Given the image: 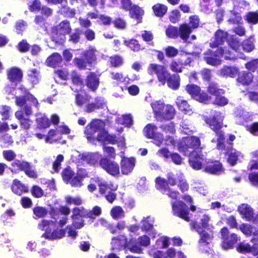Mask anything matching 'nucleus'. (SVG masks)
I'll use <instances>...</instances> for the list:
<instances>
[{"label": "nucleus", "instance_id": "45", "mask_svg": "<svg viewBox=\"0 0 258 258\" xmlns=\"http://www.w3.org/2000/svg\"><path fill=\"white\" fill-rule=\"evenodd\" d=\"M116 122L118 124H122L124 126L128 127L133 124V120L131 114H125L118 117Z\"/></svg>", "mask_w": 258, "mask_h": 258}, {"label": "nucleus", "instance_id": "56", "mask_svg": "<svg viewBox=\"0 0 258 258\" xmlns=\"http://www.w3.org/2000/svg\"><path fill=\"white\" fill-rule=\"evenodd\" d=\"M167 254V258H174L176 256L177 258H186L185 256L181 251H176L173 248H169L165 251Z\"/></svg>", "mask_w": 258, "mask_h": 258}, {"label": "nucleus", "instance_id": "16", "mask_svg": "<svg viewBox=\"0 0 258 258\" xmlns=\"http://www.w3.org/2000/svg\"><path fill=\"white\" fill-rule=\"evenodd\" d=\"M198 17H190L189 26L186 24L180 25L178 28L179 37L184 41H186L191 32L192 28H196L199 25Z\"/></svg>", "mask_w": 258, "mask_h": 258}, {"label": "nucleus", "instance_id": "21", "mask_svg": "<svg viewBox=\"0 0 258 258\" xmlns=\"http://www.w3.org/2000/svg\"><path fill=\"white\" fill-rule=\"evenodd\" d=\"M154 218L150 216L144 217L141 221V230L148 233L153 238H154L157 234V232L154 228Z\"/></svg>", "mask_w": 258, "mask_h": 258}, {"label": "nucleus", "instance_id": "1", "mask_svg": "<svg viewBox=\"0 0 258 258\" xmlns=\"http://www.w3.org/2000/svg\"><path fill=\"white\" fill-rule=\"evenodd\" d=\"M199 138L196 136H188L183 138L177 143L178 150L185 156H189V164L195 170L203 169L207 162L205 156L199 152L202 149Z\"/></svg>", "mask_w": 258, "mask_h": 258}, {"label": "nucleus", "instance_id": "53", "mask_svg": "<svg viewBox=\"0 0 258 258\" xmlns=\"http://www.w3.org/2000/svg\"><path fill=\"white\" fill-rule=\"evenodd\" d=\"M28 76L29 80L33 84H37L40 79V76L39 71L36 69H30L28 71Z\"/></svg>", "mask_w": 258, "mask_h": 258}, {"label": "nucleus", "instance_id": "13", "mask_svg": "<svg viewBox=\"0 0 258 258\" xmlns=\"http://www.w3.org/2000/svg\"><path fill=\"white\" fill-rule=\"evenodd\" d=\"M99 191L101 194H107L106 196V200L110 203H112L116 198L115 194L113 192L117 188V185L111 182L106 183L105 181H101L98 179Z\"/></svg>", "mask_w": 258, "mask_h": 258}, {"label": "nucleus", "instance_id": "33", "mask_svg": "<svg viewBox=\"0 0 258 258\" xmlns=\"http://www.w3.org/2000/svg\"><path fill=\"white\" fill-rule=\"evenodd\" d=\"M99 84V78L94 73H90L87 77L86 84L91 90L94 91L98 87Z\"/></svg>", "mask_w": 258, "mask_h": 258}, {"label": "nucleus", "instance_id": "9", "mask_svg": "<svg viewBox=\"0 0 258 258\" xmlns=\"http://www.w3.org/2000/svg\"><path fill=\"white\" fill-rule=\"evenodd\" d=\"M151 105L158 119L170 120L175 115V109L171 105H165L162 101H155L151 103Z\"/></svg>", "mask_w": 258, "mask_h": 258}, {"label": "nucleus", "instance_id": "25", "mask_svg": "<svg viewBox=\"0 0 258 258\" xmlns=\"http://www.w3.org/2000/svg\"><path fill=\"white\" fill-rule=\"evenodd\" d=\"M95 50L91 48L86 51L84 54V58L86 60L85 62L82 59L75 58L74 61L79 69H85L87 66V63L90 64L96 59L95 55Z\"/></svg>", "mask_w": 258, "mask_h": 258}, {"label": "nucleus", "instance_id": "62", "mask_svg": "<svg viewBox=\"0 0 258 258\" xmlns=\"http://www.w3.org/2000/svg\"><path fill=\"white\" fill-rule=\"evenodd\" d=\"M66 203L69 205L74 204L75 205H81L82 203V200L79 197H71L67 196L65 198Z\"/></svg>", "mask_w": 258, "mask_h": 258}, {"label": "nucleus", "instance_id": "61", "mask_svg": "<svg viewBox=\"0 0 258 258\" xmlns=\"http://www.w3.org/2000/svg\"><path fill=\"white\" fill-rule=\"evenodd\" d=\"M167 36L170 38H175L179 36L178 29L170 26L166 30Z\"/></svg>", "mask_w": 258, "mask_h": 258}, {"label": "nucleus", "instance_id": "30", "mask_svg": "<svg viewBox=\"0 0 258 258\" xmlns=\"http://www.w3.org/2000/svg\"><path fill=\"white\" fill-rule=\"evenodd\" d=\"M226 153L228 156L227 162L231 166L236 164L240 159L242 158V155L241 152L233 148L228 149V151Z\"/></svg>", "mask_w": 258, "mask_h": 258}, {"label": "nucleus", "instance_id": "64", "mask_svg": "<svg viewBox=\"0 0 258 258\" xmlns=\"http://www.w3.org/2000/svg\"><path fill=\"white\" fill-rule=\"evenodd\" d=\"M245 68L250 71L254 72L258 69V59H253L245 63Z\"/></svg>", "mask_w": 258, "mask_h": 258}, {"label": "nucleus", "instance_id": "11", "mask_svg": "<svg viewBox=\"0 0 258 258\" xmlns=\"http://www.w3.org/2000/svg\"><path fill=\"white\" fill-rule=\"evenodd\" d=\"M157 130L156 126L153 124H149L145 127L144 132L148 138L154 139V143L157 146H160L161 145H171L174 147L176 146L177 143L172 137H169L166 139H164L161 134L156 133Z\"/></svg>", "mask_w": 258, "mask_h": 258}, {"label": "nucleus", "instance_id": "57", "mask_svg": "<svg viewBox=\"0 0 258 258\" xmlns=\"http://www.w3.org/2000/svg\"><path fill=\"white\" fill-rule=\"evenodd\" d=\"M208 92L209 93L214 96L215 97L218 95H222L224 93V92L222 89H218L217 87L216 84L213 83H211L209 84Z\"/></svg>", "mask_w": 258, "mask_h": 258}, {"label": "nucleus", "instance_id": "48", "mask_svg": "<svg viewBox=\"0 0 258 258\" xmlns=\"http://www.w3.org/2000/svg\"><path fill=\"white\" fill-rule=\"evenodd\" d=\"M168 86L173 89L177 90L180 86V78L179 75H173L167 79Z\"/></svg>", "mask_w": 258, "mask_h": 258}, {"label": "nucleus", "instance_id": "44", "mask_svg": "<svg viewBox=\"0 0 258 258\" xmlns=\"http://www.w3.org/2000/svg\"><path fill=\"white\" fill-rule=\"evenodd\" d=\"M36 122L39 127L41 128H46L49 126L50 121L45 114L38 113L36 115Z\"/></svg>", "mask_w": 258, "mask_h": 258}, {"label": "nucleus", "instance_id": "6", "mask_svg": "<svg viewBox=\"0 0 258 258\" xmlns=\"http://www.w3.org/2000/svg\"><path fill=\"white\" fill-rule=\"evenodd\" d=\"M16 94L19 96L16 97V104L17 105L22 107L24 106V110L25 114L27 116L32 113V111L30 107L28 106V103H31L32 105L36 107L38 106V102L37 99L30 94L28 91L22 87L16 90Z\"/></svg>", "mask_w": 258, "mask_h": 258}, {"label": "nucleus", "instance_id": "24", "mask_svg": "<svg viewBox=\"0 0 258 258\" xmlns=\"http://www.w3.org/2000/svg\"><path fill=\"white\" fill-rule=\"evenodd\" d=\"M101 155L98 153H85L78 156L79 163L82 165L96 164L100 158Z\"/></svg>", "mask_w": 258, "mask_h": 258}, {"label": "nucleus", "instance_id": "46", "mask_svg": "<svg viewBox=\"0 0 258 258\" xmlns=\"http://www.w3.org/2000/svg\"><path fill=\"white\" fill-rule=\"evenodd\" d=\"M167 7L163 4H156L152 7L154 14L156 16H163L167 12Z\"/></svg>", "mask_w": 258, "mask_h": 258}, {"label": "nucleus", "instance_id": "5", "mask_svg": "<svg viewBox=\"0 0 258 258\" xmlns=\"http://www.w3.org/2000/svg\"><path fill=\"white\" fill-rule=\"evenodd\" d=\"M224 117L225 115L223 113L216 112L212 118H207L206 120V123L215 132L217 136L216 141L213 139L212 141V142H217V148L219 150L223 149L224 147V134L220 130L223 126V120Z\"/></svg>", "mask_w": 258, "mask_h": 258}, {"label": "nucleus", "instance_id": "22", "mask_svg": "<svg viewBox=\"0 0 258 258\" xmlns=\"http://www.w3.org/2000/svg\"><path fill=\"white\" fill-rule=\"evenodd\" d=\"M238 210L243 219L248 221H252L258 224V215L254 218L253 210L249 205L246 204H241L239 206Z\"/></svg>", "mask_w": 258, "mask_h": 258}, {"label": "nucleus", "instance_id": "40", "mask_svg": "<svg viewBox=\"0 0 258 258\" xmlns=\"http://www.w3.org/2000/svg\"><path fill=\"white\" fill-rule=\"evenodd\" d=\"M11 188L14 193L19 196L28 191L27 187L17 179H15L13 181Z\"/></svg>", "mask_w": 258, "mask_h": 258}, {"label": "nucleus", "instance_id": "51", "mask_svg": "<svg viewBox=\"0 0 258 258\" xmlns=\"http://www.w3.org/2000/svg\"><path fill=\"white\" fill-rule=\"evenodd\" d=\"M251 160L249 164V169L251 170L258 169V150L250 153Z\"/></svg>", "mask_w": 258, "mask_h": 258}, {"label": "nucleus", "instance_id": "14", "mask_svg": "<svg viewBox=\"0 0 258 258\" xmlns=\"http://www.w3.org/2000/svg\"><path fill=\"white\" fill-rule=\"evenodd\" d=\"M71 31L70 24L65 21L61 22L54 30L55 34L52 36V40L57 43L61 44L64 42L65 35Z\"/></svg>", "mask_w": 258, "mask_h": 258}, {"label": "nucleus", "instance_id": "52", "mask_svg": "<svg viewBox=\"0 0 258 258\" xmlns=\"http://www.w3.org/2000/svg\"><path fill=\"white\" fill-rule=\"evenodd\" d=\"M131 241H132L134 245H137L140 246L141 248V247L140 246L147 247L149 246L150 244V239L149 237L146 235H143L140 236L138 238L136 243L133 240H131Z\"/></svg>", "mask_w": 258, "mask_h": 258}, {"label": "nucleus", "instance_id": "20", "mask_svg": "<svg viewBox=\"0 0 258 258\" xmlns=\"http://www.w3.org/2000/svg\"><path fill=\"white\" fill-rule=\"evenodd\" d=\"M100 165L108 173L112 176H117L119 174V165L114 161L103 158L101 159Z\"/></svg>", "mask_w": 258, "mask_h": 258}, {"label": "nucleus", "instance_id": "8", "mask_svg": "<svg viewBox=\"0 0 258 258\" xmlns=\"http://www.w3.org/2000/svg\"><path fill=\"white\" fill-rule=\"evenodd\" d=\"M101 214V209L98 206L94 207L92 210L86 211L83 208H74L73 211L72 216L73 220V225L77 229H80L84 226V222L82 217L87 216L88 217L94 219L96 216Z\"/></svg>", "mask_w": 258, "mask_h": 258}, {"label": "nucleus", "instance_id": "29", "mask_svg": "<svg viewBox=\"0 0 258 258\" xmlns=\"http://www.w3.org/2000/svg\"><path fill=\"white\" fill-rule=\"evenodd\" d=\"M190 62V58L186 55H184L177 61H172L170 65V68L173 72H181L183 66L187 65Z\"/></svg>", "mask_w": 258, "mask_h": 258}, {"label": "nucleus", "instance_id": "41", "mask_svg": "<svg viewBox=\"0 0 258 258\" xmlns=\"http://www.w3.org/2000/svg\"><path fill=\"white\" fill-rule=\"evenodd\" d=\"M29 163L25 161L15 160L11 164L12 172H16L19 171H24L28 167Z\"/></svg>", "mask_w": 258, "mask_h": 258}, {"label": "nucleus", "instance_id": "55", "mask_svg": "<svg viewBox=\"0 0 258 258\" xmlns=\"http://www.w3.org/2000/svg\"><path fill=\"white\" fill-rule=\"evenodd\" d=\"M124 44L134 51H138L141 49L140 45L135 39L124 40Z\"/></svg>", "mask_w": 258, "mask_h": 258}, {"label": "nucleus", "instance_id": "15", "mask_svg": "<svg viewBox=\"0 0 258 258\" xmlns=\"http://www.w3.org/2000/svg\"><path fill=\"white\" fill-rule=\"evenodd\" d=\"M185 90L192 98L200 102L208 103L210 101V97L206 93L201 92L200 87L196 85H186Z\"/></svg>", "mask_w": 258, "mask_h": 258}, {"label": "nucleus", "instance_id": "32", "mask_svg": "<svg viewBox=\"0 0 258 258\" xmlns=\"http://www.w3.org/2000/svg\"><path fill=\"white\" fill-rule=\"evenodd\" d=\"M239 229L245 235L248 236L252 234L254 237L251 239L252 242L258 240V230H256L253 227L247 224H241Z\"/></svg>", "mask_w": 258, "mask_h": 258}, {"label": "nucleus", "instance_id": "49", "mask_svg": "<svg viewBox=\"0 0 258 258\" xmlns=\"http://www.w3.org/2000/svg\"><path fill=\"white\" fill-rule=\"evenodd\" d=\"M61 139L60 135L58 130H51L49 131L47 136L45 138L46 143H52L57 141Z\"/></svg>", "mask_w": 258, "mask_h": 258}, {"label": "nucleus", "instance_id": "37", "mask_svg": "<svg viewBox=\"0 0 258 258\" xmlns=\"http://www.w3.org/2000/svg\"><path fill=\"white\" fill-rule=\"evenodd\" d=\"M111 78L115 80L119 83H123L124 84L129 83L130 81H134L137 79V76H135L134 78H129L127 76H124L122 73L118 72H113L111 74Z\"/></svg>", "mask_w": 258, "mask_h": 258}, {"label": "nucleus", "instance_id": "7", "mask_svg": "<svg viewBox=\"0 0 258 258\" xmlns=\"http://www.w3.org/2000/svg\"><path fill=\"white\" fill-rule=\"evenodd\" d=\"M224 56L225 59L233 60L236 58L237 56L233 54L229 49L219 48L215 52L209 50L205 54L204 60L211 66H216L221 64L220 58Z\"/></svg>", "mask_w": 258, "mask_h": 258}, {"label": "nucleus", "instance_id": "59", "mask_svg": "<svg viewBox=\"0 0 258 258\" xmlns=\"http://www.w3.org/2000/svg\"><path fill=\"white\" fill-rule=\"evenodd\" d=\"M61 175L63 180L69 183L74 175V172L69 167H68L63 170Z\"/></svg>", "mask_w": 258, "mask_h": 258}, {"label": "nucleus", "instance_id": "35", "mask_svg": "<svg viewBox=\"0 0 258 258\" xmlns=\"http://www.w3.org/2000/svg\"><path fill=\"white\" fill-rule=\"evenodd\" d=\"M238 252L242 253H248L250 252L253 255H255L257 252V246L254 245L251 246L249 244L245 242H241L238 244L237 248Z\"/></svg>", "mask_w": 258, "mask_h": 258}, {"label": "nucleus", "instance_id": "17", "mask_svg": "<svg viewBox=\"0 0 258 258\" xmlns=\"http://www.w3.org/2000/svg\"><path fill=\"white\" fill-rule=\"evenodd\" d=\"M149 72L151 74H156L159 81L164 85L167 79L170 77V74L162 66L155 63L151 64L148 69Z\"/></svg>", "mask_w": 258, "mask_h": 258}, {"label": "nucleus", "instance_id": "31", "mask_svg": "<svg viewBox=\"0 0 258 258\" xmlns=\"http://www.w3.org/2000/svg\"><path fill=\"white\" fill-rule=\"evenodd\" d=\"M175 102L178 109L183 113L189 115L192 113V110L190 105L182 97H178Z\"/></svg>", "mask_w": 258, "mask_h": 258}, {"label": "nucleus", "instance_id": "19", "mask_svg": "<svg viewBox=\"0 0 258 258\" xmlns=\"http://www.w3.org/2000/svg\"><path fill=\"white\" fill-rule=\"evenodd\" d=\"M172 211L174 214L186 221H189L188 216L189 211L186 205L181 201L172 203Z\"/></svg>", "mask_w": 258, "mask_h": 258}, {"label": "nucleus", "instance_id": "54", "mask_svg": "<svg viewBox=\"0 0 258 258\" xmlns=\"http://www.w3.org/2000/svg\"><path fill=\"white\" fill-rule=\"evenodd\" d=\"M169 238L166 236H162L156 241L155 247L157 248H166L169 246Z\"/></svg>", "mask_w": 258, "mask_h": 258}, {"label": "nucleus", "instance_id": "34", "mask_svg": "<svg viewBox=\"0 0 258 258\" xmlns=\"http://www.w3.org/2000/svg\"><path fill=\"white\" fill-rule=\"evenodd\" d=\"M238 72V69L235 67L225 66L219 71V75L224 77L234 78Z\"/></svg>", "mask_w": 258, "mask_h": 258}, {"label": "nucleus", "instance_id": "43", "mask_svg": "<svg viewBox=\"0 0 258 258\" xmlns=\"http://www.w3.org/2000/svg\"><path fill=\"white\" fill-rule=\"evenodd\" d=\"M238 240V238L235 234H231L224 241H223L222 247L225 249L231 248Z\"/></svg>", "mask_w": 258, "mask_h": 258}, {"label": "nucleus", "instance_id": "12", "mask_svg": "<svg viewBox=\"0 0 258 258\" xmlns=\"http://www.w3.org/2000/svg\"><path fill=\"white\" fill-rule=\"evenodd\" d=\"M111 244L113 249L120 250L126 247L132 252L140 253L142 252V249L137 245H134L132 241L127 242L124 236L112 238Z\"/></svg>", "mask_w": 258, "mask_h": 258}, {"label": "nucleus", "instance_id": "42", "mask_svg": "<svg viewBox=\"0 0 258 258\" xmlns=\"http://www.w3.org/2000/svg\"><path fill=\"white\" fill-rule=\"evenodd\" d=\"M253 79V75L250 72H242L239 73L237 81L243 85H248L250 83Z\"/></svg>", "mask_w": 258, "mask_h": 258}, {"label": "nucleus", "instance_id": "47", "mask_svg": "<svg viewBox=\"0 0 258 258\" xmlns=\"http://www.w3.org/2000/svg\"><path fill=\"white\" fill-rule=\"evenodd\" d=\"M61 61V56L57 53L52 54L50 56L47 58L46 63L47 66L55 67L59 64Z\"/></svg>", "mask_w": 258, "mask_h": 258}, {"label": "nucleus", "instance_id": "39", "mask_svg": "<svg viewBox=\"0 0 258 258\" xmlns=\"http://www.w3.org/2000/svg\"><path fill=\"white\" fill-rule=\"evenodd\" d=\"M8 77L12 82L19 81L22 77V73L19 69L12 68L8 71Z\"/></svg>", "mask_w": 258, "mask_h": 258}, {"label": "nucleus", "instance_id": "28", "mask_svg": "<svg viewBox=\"0 0 258 258\" xmlns=\"http://www.w3.org/2000/svg\"><path fill=\"white\" fill-rule=\"evenodd\" d=\"M135 166L134 158L122 157L120 162L121 171L124 175H128L133 170Z\"/></svg>", "mask_w": 258, "mask_h": 258}, {"label": "nucleus", "instance_id": "26", "mask_svg": "<svg viewBox=\"0 0 258 258\" xmlns=\"http://www.w3.org/2000/svg\"><path fill=\"white\" fill-rule=\"evenodd\" d=\"M204 171L210 174H219L224 172V168L219 161L208 159Z\"/></svg>", "mask_w": 258, "mask_h": 258}, {"label": "nucleus", "instance_id": "27", "mask_svg": "<svg viewBox=\"0 0 258 258\" xmlns=\"http://www.w3.org/2000/svg\"><path fill=\"white\" fill-rule=\"evenodd\" d=\"M168 180L169 184L171 185H174L177 183L180 189L183 191L187 190L188 188V184L182 174H180L176 177L172 173H169L168 174Z\"/></svg>", "mask_w": 258, "mask_h": 258}, {"label": "nucleus", "instance_id": "23", "mask_svg": "<svg viewBox=\"0 0 258 258\" xmlns=\"http://www.w3.org/2000/svg\"><path fill=\"white\" fill-rule=\"evenodd\" d=\"M157 154L166 160L170 159L176 165H181L183 163L182 158L178 153H171L166 148H162L159 150Z\"/></svg>", "mask_w": 258, "mask_h": 258}, {"label": "nucleus", "instance_id": "18", "mask_svg": "<svg viewBox=\"0 0 258 258\" xmlns=\"http://www.w3.org/2000/svg\"><path fill=\"white\" fill-rule=\"evenodd\" d=\"M156 187L163 194L173 199H176L179 196V193L177 191L168 187V183L165 179L160 177H157L156 179Z\"/></svg>", "mask_w": 258, "mask_h": 258}, {"label": "nucleus", "instance_id": "50", "mask_svg": "<svg viewBox=\"0 0 258 258\" xmlns=\"http://www.w3.org/2000/svg\"><path fill=\"white\" fill-rule=\"evenodd\" d=\"M110 215L113 219H118L124 217V212L120 206H115L110 211Z\"/></svg>", "mask_w": 258, "mask_h": 258}, {"label": "nucleus", "instance_id": "58", "mask_svg": "<svg viewBox=\"0 0 258 258\" xmlns=\"http://www.w3.org/2000/svg\"><path fill=\"white\" fill-rule=\"evenodd\" d=\"M236 117L239 118L240 120L239 122L240 123H243L244 121H246L251 119V116L249 113L243 110H240L239 112L236 113Z\"/></svg>", "mask_w": 258, "mask_h": 258}, {"label": "nucleus", "instance_id": "63", "mask_svg": "<svg viewBox=\"0 0 258 258\" xmlns=\"http://www.w3.org/2000/svg\"><path fill=\"white\" fill-rule=\"evenodd\" d=\"M213 103L219 106H224L226 105L228 102V99L224 96H222L221 95H218L215 97Z\"/></svg>", "mask_w": 258, "mask_h": 258}, {"label": "nucleus", "instance_id": "4", "mask_svg": "<svg viewBox=\"0 0 258 258\" xmlns=\"http://www.w3.org/2000/svg\"><path fill=\"white\" fill-rule=\"evenodd\" d=\"M68 218L63 216L60 219L58 223L52 220L47 221L43 220L38 225V227L42 230H45V232L42 236L49 239H59L65 235V231L62 229H58L57 225L62 227L67 224Z\"/></svg>", "mask_w": 258, "mask_h": 258}, {"label": "nucleus", "instance_id": "38", "mask_svg": "<svg viewBox=\"0 0 258 258\" xmlns=\"http://www.w3.org/2000/svg\"><path fill=\"white\" fill-rule=\"evenodd\" d=\"M15 116L20 120L22 127L24 129H28L30 127L32 121L28 117H25L22 111H17L15 113Z\"/></svg>", "mask_w": 258, "mask_h": 258}, {"label": "nucleus", "instance_id": "10", "mask_svg": "<svg viewBox=\"0 0 258 258\" xmlns=\"http://www.w3.org/2000/svg\"><path fill=\"white\" fill-rule=\"evenodd\" d=\"M226 39L229 45L233 50L235 51V52L239 50L240 45L237 37L235 36L228 37L227 33L222 30H218L216 32L215 38L212 42L210 43V45L212 48H215L220 45H222Z\"/></svg>", "mask_w": 258, "mask_h": 258}, {"label": "nucleus", "instance_id": "2", "mask_svg": "<svg viewBox=\"0 0 258 258\" xmlns=\"http://www.w3.org/2000/svg\"><path fill=\"white\" fill-rule=\"evenodd\" d=\"M105 123L99 119H93L86 127L85 134L89 141L96 140L104 143L115 144L121 149L125 148V140L124 137H120L117 140L115 137L109 135L104 130Z\"/></svg>", "mask_w": 258, "mask_h": 258}, {"label": "nucleus", "instance_id": "3", "mask_svg": "<svg viewBox=\"0 0 258 258\" xmlns=\"http://www.w3.org/2000/svg\"><path fill=\"white\" fill-rule=\"evenodd\" d=\"M191 211L195 212L197 210V214L195 217H198L199 219V221L198 219L194 222L190 223L191 227L196 230L197 232L200 235V239L199 240V244L200 246L208 244L210 242L212 238V235L209 233L205 231V230H210L211 226L209 224L210 220L209 216L204 213L205 210L200 208H197L194 205H191L190 207Z\"/></svg>", "mask_w": 258, "mask_h": 258}, {"label": "nucleus", "instance_id": "36", "mask_svg": "<svg viewBox=\"0 0 258 258\" xmlns=\"http://www.w3.org/2000/svg\"><path fill=\"white\" fill-rule=\"evenodd\" d=\"M71 79L73 84L72 89L75 92L81 90L83 86V83L80 75L76 72H73L71 75Z\"/></svg>", "mask_w": 258, "mask_h": 258}, {"label": "nucleus", "instance_id": "60", "mask_svg": "<svg viewBox=\"0 0 258 258\" xmlns=\"http://www.w3.org/2000/svg\"><path fill=\"white\" fill-rule=\"evenodd\" d=\"M98 101L101 102L100 105H96L95 103L90 104L86 107V111L88 112H90L94 111L96 109L104 108V107L105 106V103L103 98L97 99V101Z\"/></svg>", "mask_w": 258, "mask_h": 258}]
</instances>
